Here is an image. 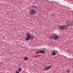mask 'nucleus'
Segmentation results:
<instances>
[{
  "mask_svg": "<svg viewBox=\"0 0 73 73\" xmlns=\"http://www.w3.org/2000/svg\"><path fill=\"white\" fill-rule=\"evenodd\" d=\"M50 38L51 39H54V40H56L58 38V36L56 34H54L52 36H50Z\"/></svg>",
  "mask_w": 73,
  "mask_h": 73,
  "instance_id": "nucleus-1",
  "label": "nucleus"
},
{
  "mask_svg": "<svg viewBox=\"0 0 73 73\" xmlns=\"http://www.w3.org/2000/svg\"><path fill=\"white\" fill-rule=\"evenodd\" d=\"M59 28L61 30H65L66 28H68V26H60L59 27Z\"/></svg>",
  "mask_w": 73,
  "mask_h": 73,
  "instance_id": "nucleus-2",
  "label": "nucleus"
},
{
  "mask_svg": "<svg viewBox=\"0 0 73 73\" xmlns=\"http://www.w3.org/2000/svg\"><path fill=\"white\" fill-rule=\"evenodd\" d=\"M52 67L51 65H49L48 66H47L45 67V68L44 69V70H49V69H50V68Z\"/></svg>",
  "mask_w": 73,
  "mask_h": 73,
  "instance_id": "nucleus-3",
  "label": "nucleus"
},
{
  "mask_svg": "<svg viewBox=\"0 0 73 73\" xmlns=\"http://www.w3.org/2000/svg\"><path fill=\"white\" fill-rule=\"evenodd\" d=\"M36 12V11L35 10H32L30 12V14L31 15H34L35 14Z\"/></svg>",
  "mask_w": 73,
  "mask_h": 73,
  "instance_id": "nucleus-4",
  "label": "nucleus"
},
{
  "mask_svg": "<svg viewBox=\"0 0 73 73\" xmlns=\"http://www.w3.org/2000/svg\"><path fill=\"white\" fill-rule=\"evenodd\" d=\"M54 51L55 52H52V56H55V55H56V53H57V52H58V51H57V50L55 51L54 50Z\"/></svg>",
  "mask_w": 73,
  "mask_h": 73,
  "instance_id": "nucleus-5",
  "label": "nucleus"
},
{
  "mask_svg": "<svg viewBox=\"0 0 73 73\" xmlns=\"http://www.w3.org/2000/svg\"><path fill=\"white\" fill-rule=\"evenodd\" d=\"M40 53H42V54H44L45 53V51L43 50H39Z\"/></svg>",
  "mask_w": 73,
  "mask_h": 73,
  "instance_id": "nucleus-6",
  "label": "nucleus"
},
{
  "mask_svg": "<svg viewBox=\"0 0 73 73\" xmlns=\"http://www.w3.org/2000/svg\"><path fill=\"white\" fill-rule=\"evenodd\" d=\"M31 40H32V39H34V36H31Z\"/></svg>",
  "mask_w": 73,
  "mask_h": 73,
  "instance_id": "nucleus-7",
  "label": "nucleus"
},
{
  "mask_svg": "<svg viewBox=\"0 0 73 73\" xmlns=\"http://www.w3.org/2000/svg\"><path fill=\"white\" fill-rule=\"evenodd\" d=\"M21 70H21V68H19V69H18V71L19 72H21Z\"/></svg>",
  "mask_w": 73,
  "mask_h": 73,
  "instance_id": "nucleus-8",
  "label": "nucleus"
},
{
  "mask_svg": "<svg viewBox=\"0 0 73 73\" xmlns=\"http://www.w3.org/2000/svg\"><path fill=\"white\" fill-rule=\"evenodd\" d=\"M29 40V38H28L27 37L26 38V41H28Z\"/></svg>",
  "mask_w": 73,
  "mask_h": 73,
  "instance_id": "nucleus-9",
  "label": "nucleus"
},
{
  "mask_svg": "<svg viewBox=\"0 0 73 73\" xmlns=\"http://www.w3.org/2000/svg\"><path fill=\"white\" fill-rule=\"evenodd\" d=\"M25 60L26 61H27V60H28V57H25L24 58Z\"/></svg>",
  "mask_w": 73,
  "mask_h": 73,
  "instance_id": "nucleus-10",
  "label": "nucleus"
},
{
  "mask_svg": "<svg viewBox=\"0 0 73 73\" xmlns=\"http://www.w3.org/2000/svg\"><path fill=\"white\" fill-rule=\"evenodd\" d=\"M66 71H67L68 73H69V72H70V70L68 69L66 70Z\"/></svg>",
  "mask_w": 73,
  "mask_h": 73,
  "instance_id": "nucleus-11",
  "label": "nucleus"
},
{
  "mask_svg": "<svg viewBox=\"0 0 73 73\" xmlns=\"http://www.w3.org/2000/svg\"><path fill=\"white\" fill-rule=\"evenodd\" d=\"M40 53V50L39 51H37L36 52V54H39Z\"/></svg>",
  "mask_w": 73,
  "mask_h": 73,
  "instance_id": "nucleus-12",
  "label": "nucleus"
},
{
  "mask_svg": "<svg viewBox=\"0 0 73 73\" xmlns=\"http://www.w3.org/2000/svg\"><path fill=\"white\" fill-rule=\"evenodd\" d=\"M31 35H30L29 36H28L27 37L29 38H31Z\"/></svg>",
  "mask_w": 73,
  "mask_h": 73,
  "instance_id": "nucleus-13",
  "label": "nucleus"
},
{
  "mask_svg": "<svg viewBox=\"0 0 73 73\" xmlns=\"http://www.w3.org/2000/svg\"><path fill=\"white\" fill-rule=\"evenodd\" d=\"M30 34L29 33H27L26 34V35L27 36H28V35H29Z\"/></svg>",
  "mask_w": 73,
  "mask_h": 73,
  "instance_id": "nucleus-14",
  "label": "nucleus"
},
{
  "mask_svg": "<svg viewBox=\"0 0 73 73\" xmlns=\"http://www.w3.org/2000/svg\"><path fill=\"white\" fill-rule=\"evenodd\" d=\"M34 8H36V9H37V7L36 6H34Z\"/></svg>",
  "mask_w": 73,
  "mask_h": 73,
  "instance_id": "nucleus-15",
  "label": "nucleus"
},
{
  "mask_svg": "<svg viewBox=\"0 0 73 73\" xmlns=\"http://www.w3.org/2000/svg\"><path fill=\"white\" fill-rule=\"evenodd\" d=\"M16 73H20V72H19L18 71H17L16 72Z\"/></svg>",
  "mask_w": 73,
  "mask_h": 73,
  "instance_id": "nucleus-16",
  "label": "nucleus"
},
{
  "mask_svg": "<svg viewBox=\"0 0 73 73\" xmlns=\"http://www.w3.org/2000/svg\"><path fill=\"white\" fill-rule=\"evenodd\" d=\"M30 34H29V35H28L27 36L28 37V36H30Z\"/></svg>",
  "mask_w": 73,
  "mask_h": 73,
  "instance_id": "nucleus-17",
  "label": "nucleus"
}]
</instances>
